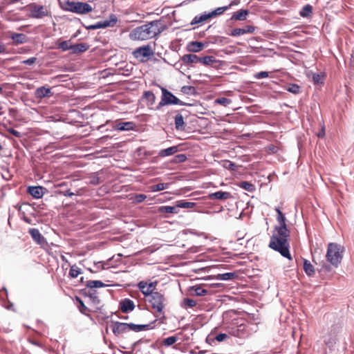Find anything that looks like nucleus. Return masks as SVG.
Listing matches in <instances>:
<instances>
[{
  "label": "nucleus",
  "instance_id": "obj_1",
  "mask_svg": "<svg viewBox=\"0 0 354 354\" xmlns=\"http://www.w3.org/2000/svg\"><path fill=\"white\" fill-rule=\"evenodd\" d=\"M290 230H274L269 243V248L280 253V254L292 260L290 252Z\"/></svg>",
  "mask_w": 354,
  "mask_h": 354
},
{
  "label": "nucleus",
  "instance_id": "obj_2",
  "mask_svg": "<svg viewBox=\"0 0 354 354\" xmlns=\"http://www.w3.org/2000/svg\"><path fill=\"white\" fill-rule=\"evenodd\" d=\"M153 26H155V20L133 28L129 33V38L136 41L146 40L155 37V32L151 30Z\"/></svg>",
  "mask_w": 354,
  "mask_h": 354
},
{
  "label": "nucleus",
  "instance_id": "obj_3",
  "mask_svg": "<svg viewBox=\"0 0 354 354\" xmlns=\"http://www.w3.org/2000/svg\"><path fill=\"white\" fill-rule=\"evenodd\" d=\"M344 251L342 245L335 243H328L326 254L327 261L337 268L342 260Z\"/></svg>",
  "mask_w": 354,
  "mask_h": 354
},
{
  "label": "nucleus",
  "instance_id": "obj_4",
  "mask_svg": "<svg viewBox=\"0 0 354 354\" xmlns=\"http://www.w3.org/2000/svg\"><path fill=\"white\" fill-rule=\"evenodd\" d=\"M63 10L79 14L85 15L93 10L92 6L86 2L71 1L67 0L64 6H60Z\"/></svg>",
  "mask_w": 354,
  "mask_h": 354
},
{
  "label": "nucleus",
  "instance_id": "obj_5",
  "mask_svg": "<svg viewBox=\"0 0 354 354\" xmlns=\"http://www.w3.org/2000/svg\"><path fill=\"white\" fill-rule=\"evenodd\" d=\"M340 332V326L333 325L328 331L323 336L324 342L328 348L333 347L337 341V336Z\"/></svg>",
  "mask_w": 354,
  "mask_h": 354
},
{
  "label": "nucleus",
  "instance_id": "obj_6",
  "mask_svg": "<svg viewBox=\"0 0 354 354\" xmlns=\"http://www.w3.org/2000/svg\"><path fill=\"white\" fill-rule=\"evenodd\" d=\"M162 95L161 101L160 102L158 106H162L168 104H180L185 105V104L182 102L178 98L174 95L170 91L166 88H161Z\"/></svg>",
  "mask_w": 354,
  "mask_h": 354
},
{
  "label": "nucleus",
  "instance_id": "obj_7",
  "mask_svg": "<svg viewBox=\"0 0 354 354\" xmlns=\"http://www.w3.org/2000/svg\"><path fill=\"white\" fill-rule=\"evenodd\" d=\"M30 6V17L33 19H41L49 15V12L44 6L31 3Z\"/></svg>",
  "mask_w": 354,
  "mask_h": 354
},
{
  "label": "nucleus",
  "instance_id": "obj_8",
  "mask_svg": "<svg viewBox=\"0 0 354 354\" xmlns=\"http://www.w3.org/2000/svg\"><path fill=\"white\" fill-rule=\"evenodd\" d=\"M134 57L141 62H145L149 59L151 55L153 53L149 46H143L136 48L133 53Z\"/></svg>",
  "mask_w": 354,
  "mask_h": 354
},
{
  "label": "nucleus",
  "instance_id": "obj_9",
  "mask_svg": "<svg viewBox=\"0 0 354 354\" xmlns=\"http://www.w3.org/2000/svg\"><path fill=\"white\" fill-rule=\"evenodd\" d=\"M28 233L30 235L32 240L42 248L48 247V243L46 239L40 233L37 228H30L28 230Z\"/></svg>",
  "mask_w": 354,
  "mask_h": 354
},
{
  "label": "nucleus",
  "instance_id": "obj_10",
  "mask_svg": "<svg viewBox=\"0 0 354 354\" xmlns=\"http://www.w3.org/2000/svg\"><path fill=\"white\" fill-rule=\"evenodd\" d=\"M164 301L163 297L156 292V322H159V324L164 323L165 319L162 313V309L165 308Z\"/></svg>",
  "mask_w": 354,
  "mask_h": 354
},
{
  "label": "nucleus",
  "instance_id": "obj_11",
  "mask_svg": "<svg viewBox=\"0 0 354 354\" xmlns=\"http://www.w3.org/2000/svg\"><path fill=\"white\" fill-rule=\"evenodd\" d=\"M140 103L143 106H147L149 110H153L155 103V94L151 91H146L140 100Z\"/></svg>",
  "mask_w": 354,
  "mask_h": 354
},
{
  "label": "nucleus",
  "instance_id": "obj_12",
  "mask_svg": "<svg viewBox=\"0 0 354 354\" xmlns=\"http://www.w3.org/2000/svg\"><path fill=\"white\" fill-rule=\"evenodd\" d=\"M111 323L112 331L116 337H118L120 335L130 330L129 323H124L116 321H111Z\"/></svg>",
  "mask_w": 354,
  "mask_h": 354
},
{
  "label": "nucleus",
  "instance_id": "obj_13",
  "mask_svg": "<svg viewBox=\"0 0 354 354\" xmlns=\"http://www.w3.org/2000/svg\"><path fill=\"white\" fill-rule=\"evenodd\" d=\"M228 333L230 335L243 338L248 334L247 326L245 324L234 326L228 328Z\"/></svg>",
  "mask_w": 354,
  "mask_h": 354
},
{
  "label": "nucleus",
  "instance_id": "obj_14",
  "mask_svg": "<svg viewBox=\"0 0 354 354\" xmlns=\"http://www.w3.org/2000/svg\"><path fill=\"white\" fill-rule=\"evenodd\" d=\"M46 189L42 186H28L26 192L35 199H39L43 197Z\"/></svg>",
  "mask_w": 354,
  "mask_h": 354
},
{
  "label": "nucleus",
  "instance_id": "obj_15",
  "mask_svg": "<svg viewBox=\"0 0 354 354\" xmlns=\"http://www.w3.org/2000/svg\"><path fill=\"white\" fill-rule=\"evenodd\" d=\"M81 295L88 297L93 306H98L100 304V299L96 295L97 290H91L87 288H83L80 290Z\"/></svg>",
  "mask_w": 354,
  "mask_h": 354
},
{
  "label": "nucleus",
  "instance_id": "obj_16",
  "mask_svg": "<svg viewBox=\"0 0 354 354\" xmlns=\"http://www.w3.org/2000/svg\"><path fill=\"white\" fill-rule=\"evenodd\" d=\"M120 309L122 313H128L135 308L134 302L130 299H124L120 301Z\"/></svg>",
  "mask_w": 354,
  "mask_h": 354
},
{
  "label": "nucleus",
  "instance_id": "obj_17",
  "mask_svg": "<svg viewBox=\"0 0 354 354\" xmlns=\"http://www.w3.org/2000/svg\"><path fill=\"white\" fill-rule=\"evenodd\" d=\"M275 211L277 213V219L279 225L275 226L274 230H289L286 225V218L283 212L278 207L275 208Z\"/></svg>",
  "mask_w": 354,
  "mask_h": 354
},
{
  "label": "nucleus",
  "instance_id": "obj_18",
  "mask_svg": "<svg viewBox=\"0 0 354 354\" xmlns=\"http://www.w3.org/2000/svg\"><path fill=\"white\" fill-rule=\"evenodd\" d=\"M136 127L133 122H118L114 126V128L120 131H131Z\"/></svg>",
  "mask_w": 354,
  "mask_h": 354
},
{
  "label": "nucleus",
  "instance_id": "obj_19",
  "mask_svg": "<svg viewBox=\"0 0 354 354\" xmlns=\"http://www.w3.org/2000/svg\"><path fill=\"white\" fill-rule=\"evenodd\" d=\"M208 293V290L201 286H194L189 288L187 295L190 296H205Z\"/></svg>",
  "mask_w": 354,
  "mask_h": 354
},
{
  "label": "nucleus",
  "instance_id": "obj_20",
  "mask_svg": "<svg viewBox=\"0 0 354 354\" xmlns=\"http://www.w3.org/2000/svg\"><path fill=\"white\" fill-rule=\"evenodd\" d=\"M255 28L252 26H245L243 28H236L232 30L231 35L234 37L240 36L247 33H253Z\"/></svg>",
  "mask_w": 354,
  "mask_h": 354
},
{
  "label": "nucleus",
  "instance_id": "obj_21",
  "mask_svg": "<svg viewBox=\"0 0 354 354\" xmlns=\"http://www.w3.org/2000/svg\"><path fill=\"white\" fill-rule=\"evenodd\" d=\"M51 95V88L50 87L40 86L35 91V96L37 99H43Z\"/></svg>",
  "mask_w": 354,
  "mask_h": 354
},
{
  "label": "nucleus",
  "instance_id": "obj_22",
  "mask_svg": "<svg viewBox=\"0 0 354 354\" xmlns=\"http://www.w3.org/2000/svg\"><path fill=\"white\" fill-rule=\"evenodd\" d=\"M88 48L89 45L86 43L72 44L71 53L77 55L86 52Z\"/></svg>",
  "mask_w": 354,
  "mask_h": 354
},
{
  "label": "nucleus",
  "instance_id": "obj_23",
  "mask_svg": "<svg viewBox=\"0 0 354 354\" xmlns=\"http://www.w3.org/2000/svg\"><path fill=\"white\" fill-rule=\"evenodd\" d=\"M109 286V285L103 283L100 280H89V281H86L85 282L86 288L91 289V290H95V288L107 287Z\"/></svg>",
  "mask_w": 354,
  "mask_h": 354
},
{
  "label": "nucleus",
  "instance_id": "obj_24",
  "mask_svg": "<svg viewBox=\"0 0 354 354\" xmlns=\"http://www.w3.org/2000/svg\"><path fill=\"white\" fill-rule=\"evenodd\" d=\"M205 45L201 41H191L187 44V50L191 53H198L202 50Z\"/></svg>",
  "mask_w": 354,
  "mask_h": 354
},
{
  "label": "nucleus",
  "instance_id": "obj_25",
  "mask_svg": "<svg viewBox=\"0 0 354 354\" xmlns=\"http://www.w3.org/2000/svg\"><path fill=\"white\" fill-rule=\"evenodd\" d=\"M232 197V194L227 192L218 191L209 194V198L210 199L216 200H227Z\"/></svg>",
  "mask_w": 354,
  "mask_h": 354
},
{
  "label": "nucleus",
  "instance_id": "obj_26",
  "mask_svg": "<svg viewBox=\"0 0 354 354\" xmlns=\"http://www.w3.org/2000/svg\"><path fill=\"white\" fill-rule=\"evenodd\" d=\"M155 322V321L151 322L148 324H136L133 323H129L130 330H133L134 332H140L142 330H147L150 328H152L151 325Z\"/></svg>",
  "mask_w": 354,
  "mask_h": 354
},
{
  "label": "nucleus",
  "instance_id": "obj_27",
  "mask_svg": "<svg viewBox=\"0 0 354 354\" xmlns=\"http://www.w3.org/2000/svg\"><path fill=\"white\" fill-rule=\"evenodd\" d=\"M181 60L185 64L187 65L198 63L200 57L194 54H186L181 57Z\"/></svg>",
  "mask_w": 354,
  "mask_h": 354
},
{
  "label": "nucleus",
  "instance_id": "obj_28",
  "mask_svg": "<svg viewBox=\"0 0 354 354\" xmlns=\"http://www.w3.org/2000/svg\"><path fill=\"white\" fill-rule=\"evenodd\" d=\"M102 173V170H100L97 172L91 173L88 176V178L89 179L88 183L94 186L100 184L102 183V180L100 179L99 175L100 174Z\"/></svg>",
  "mask_w": 354,
  "mask_h": 354
},
{
  "label": "nucleus",
  "instance_id": "obj_29",
  "mask_svg": "<svg viewBox=\"0 0 354 354\" xmlns=\"http://www.w3.org/2000/svg\"><path fill=\"white\" fill-rule=\"evenodd\" d=\"M101 21L102 28H106L108 27H113L118 21V17H116V15L111 14L109 15V19H106L104 21Z\"/></svg>",
  "mask_w": 354,
  "mask_h": 354
},
{
  "label": "nucleus",
  "instance_id": "obj_30",
  "mask_svg": "<svg viewBox=\"0 0 354 354\" xmlns=\"http://www.w3.org/2000/svg\"><path fill=\"white\" fill-rule=\"evenodd\" d=\"M186 127V124L184 122V118L180 113L176 114L175 116V128L178 131H184Z\"/></svg>",
  "mask_w": 354,
  "mask_h": 354
},
{
  "label": "nucleus",
  "instance_id": "obj_31",
  "mask_svg": "<svg viewBox=\"0 0 354 354\" xmlns=\"http://www.w3.org/2000/svg\"><path fill=\"white\" fill-rule=\"evenodd\" d=\"M11 39L17 44H22L26 42L27 36L23 33H12Z\"/></svg>",
  "mask_w": 354,
  "mask_h": 354
},
{
  "label": "nucleus",
  "instance_id": "obj_32",
  "mask_svg": "<svg viewBox=\"0 0 354 354\" xmlns=\"http://www.w3.org/2000/svg\"><path fill=\"white\" fill-rule=\"evenodd\" d=\"M138 287L140 291L142 292L144 291H154L155 290V282H150L148 283L146 281H140L138 283Z\"/></svg>",
  "mask_w": 354,
  "mask_h": 354
},
{
  "label": "nucleus",
  "instance_id": "obj_33",
  "mask_svg": "<svg viewBox=\"0 0 354 354\" xmlns=\"http://www.w3.org/2000/svg\"><path fill=\"white\" fill-rule=\"evenodd\" d=\"M210 18H212L210 12H209L207 14L205 13V14H203L201 15H196L192 19V21L191 22V24L192 25H194V24H201V23H203L204 21L208 20Z\"/></svg>",
  "mask_w": 354,
  "mask_h": 354
},
{
  "label": "nucleus",
  "instance_id": "obj_34",
  "mask_svg": "<svg viewBox=\"0 0 354 354\" xmlns=\"http://www.w3.org/2000/svg\"><path fill=\"white\" fill-rule=\"evenodd\" d=\"M142 294L145 297V300L147 302L149 303L150 306L152 309H155V292L154 291H144Z\"/></svg>",
  "mask_w": 354,
  "mask_h": 354
},
{
  "label": "nucleus",
  "instance_id": "obj_35",
  "mask_svg": "<svg viewBox=\"0 0 354 354\" xmlns=\"http://www.w3.org/2000/svg\"><path fill=\"white\" fill-rule=\"evenodd\" d=\"M248 13L249 12L248 10H239L233 14L232 19L244 21L246 19V17L248 15Z\"/></svg>",
  "mask_w": 354,
  "mask_h": 354
},
{
  "label": "nucleus",
  "instance_id": "obj_36",
  "mask_svg": "<svg viewBox=\"0 0 354 354\" xmlns=\"http://www.w3.org/2000/svg\"><path fill=\"white\" fill-rule=\"evenodd\" d=\"M178 146L170 147L167 149L160 150L158 153V156L165 157L171 156L178 151Z\"/></svg>",
  "mask_w": 354,
  "mask_h": 354
},
{
  "label": "nucleus",
  "instance_id": "obj_37",
  "mask_svg": "<svg viewBox=\"0 0 354 354\" xmlns=\"http://www.w3.org/2000/svg\"><path fill=\"white\" fill-rule=\"evenodd\" d=\"M66 183L65 182L61 183L58 184V187L60 188H64L66 186ZM57 194L59 195H62L64 196L72 197L75 195V194L71 191L69 189H61L57 191Z\"/></svg>",
  "mask_w": 354,
  "mask_h": 354
},
{
  "label": "nucleus",
  "instance_id": "obj_38",
  "mask_svg": "<svg viewBox=\"0 0 354 354\" xmlns=\"http://www.w3.org/2000/svg\"><path fill=\"white\" fill-rule=\"evenodd\" d=\"M180 306L182 308L187 310L189 308L195 307L196 306V301L189 297H185L181 301Z\"/></svg>",
  "mask_w": 354,
  "mask_h": 354
},
{
  "label": "nucleus",
  "instance_id": "obj_39",
  "mask_svg": "<svg viewBox=\"0 0 354 354\" xmlns=\"http://www.w3.org/2000/svg\"><path fill=\"white\" fill-rule=\"evenodd\" d=\"M158 211L161 213L177 214L178 210L176 206H160L158 208Z\"/></svg>",
  "mask_w": 354,
  "mask_h": 354
},
{
  "label": "nucleus",
  "instance_id": "obj_40",
  "mask_svg": "<svg viewBox=\"0 0 354 354\" xmlns=\"http://www.w3.org/2000/svg\"><path fill=\"white\" fill-rule=\"evenodd\" d=\"M237 185L239 187L250 192H253L255 190V185L248 181H241Z\"/></svg>",
  "mask_w": 354,
  "mask_h": 354
},
{
  "label": "nucleus",
  "instance_id": "obj_41",
  "mask_svg": "<svg viewBox=\"0 0 354 354\" xmlns=\"http://www.w3.org/2000/svg\"><path fill=\"white\" fill-rule=\"evenodd\" d=\"M304 270L308 276H312L315 274V269L313 266L308 260L304 261Z\"/></svg>",
  "mask_w": 354,
  "mask_h": 354
},
{
  "label": "nucleus",
  "instance_id": "obj_42",
  "mask_svg": "<svg viewBox=\"0 0 354 354\" xmlns=\"http://www.w3.org/2000/svg\"><path fill=\"white\" fill-rule=\"evenodd\" d=\"M231 6H232V3H230L228 6H226L217 8L216 9H215L214 10H213L212 12H210L212 17H214L221 15L224 12L227 10L231 7Z\"/></svg>",
  "mask_w": 354,
  "mask_h": 354
},
{
  "label": "nucleus",
  "instance_id": "obj_43",
  "mask_svg": "<svg viewBox=\"0 0 354 354\" xmlns=\"http://www.w3.org/2000/svg\"><path fill=\"white\" fill-rule=\"evenodd\" d=\"M72 44L71 40L62 41L58 44L57 48L61 49L62 51L72 50Z\"/></svg>",
  "mask_w": 354,
  "mask_h": 354
},
{
  "label": "nucleus",
  "instance_id": "obj_44",
  "mask_svg": "<svg viewBox=\"0 0 354 354\" xmlns=\"http://www.w3.org/2000/svg\"><path fill=\"white\" fill-rule=\"evenodd\" d=\"M82 274V270L78 268L76 265H73L71 267L68 275L71 278H76L79 274Z\"/></svg>",
  "mask_w": 354,
  "mask_h": 354
},
{
  "label": "nucleus",
  "instance_id": "obj_45",
  "mask_svg": "<svg viewBox=\"0 0 354 354\" xmlns=\"http://www.w3.org/2000/svg\"><path fill=\"white\" fill-rule=\"evenodd\" d=\"M215 62L216 60L213 56H205L203 57H200L199 60V63H201L202 64L205 66L212 65Z\"/></svg>",
  "mask_w": 354,
  "mask_h": 354
},
{
  "label": "nucleus",
  "instance_id": "obj_46",
  "mask_svg": "<svg viewBox=\"0 0 354 354\" xmlns=\"http://www.w3.org/2000/svg\"><path fill=\"white\" fill-rule=\"evenodd\" d=\"M236 277V274L234 272H226V273L218 274L217 279H218L220 280L227 281V280L233 279Z\"/></svg>",
  "mask_w": 354,
  "mask_h": 354
},
{
  "label": "nucleus",
  "instance_id": "obj_47",
  "mask_svg": "<svg viewBox=\"0 0 354 354\" xmlns=\"http://www.w3.org/2000/svg\"><path fill=\"white\" fill-rule=\"evenodd\" d=\"M169 196H170V193L167 192H164V193H160L159 194H156V202L163 203L165 201L171 198V197Z\"/></svg>",
  "mask_w": 354,
  "mask_h": 354
},
{
  "label": "nucleus",
  "instance_id": "obj_48",
  "mask_svg": "<svg viewBox=\"0 0 354 354\" xmlns=\"http://www.w3.org/2000/svg\"><path fill=\"white\" fill-rule=\"evenodd\" d=\"M177 209L178 208H192L195 206V203L192 202H187V201H178L176 204Z\"/></svg>",
  "mask_w": 354,
  "mask_h": 354
},
{
  "label": "nucleus",
  "instance_id": "obj_49",
  "mask_svg": "<svg viewBox=\"0 0 354 354\" xmlns=\"http://www.w3.org/2000/svg\"><path fill=\"white\" fill-rule=\"evenodd\" d=\"M313 12V8L310 5L304 6L300 11V15L304 17L309 16Z\"/></svg>",
  "mask_w": 354,
  "mask_h": 354
},
{
  "label": "nucleus",
  "instance_id": "obj_50",
  "mask_svg": "<svg viewBox=\"0 0 354 354\" xmlns=\"http://www.w3.org/2000/svg\"><path fill=\"white\" fill-rule=\"evenodd\" d=\"M75 300L78 304V308L80 313L86 314V311L88 310V308L85 306L84 301L79 297H75Z\"/></svg>",
  "mask_w": 354,
  "mask_h": 354
},
{
  "label": "nucleus",
  "instance_id": "obj_51",
  "mask_svg": "<svg viewBox=\"0 0 354 354\" xmlns=\"http://www.w3.org/2000/svg\"><path fill=\"white\" fill-rule=\"evenodd\" d=\"M286 90L292 93L297 94L300 92V86L296 84H290L287 86Z\"/></svg>",
  "mask_w": 354,
  "mask_h": 354
},
{
  "label": "nucleus",
  "instance_id": "obj_52",
  "mask_svg": "<svg viewBox=\"0 0 354 354\" xmlns=\"http://www.w3.org/2000/svg\"><path fill=\"white\" fill-rule=\"evenodd\" d=\"M232 100L227 97H219L215 100V103L223 105L224 106H227L230 104H231Z\"/></svg>",
  "mask_w": 354,
  "mask_h": 354
},
{
  "label": "nucleus",
  "instance_id": "obj_53",
  "mask_svg": "<svg viewBox=\"0 0 354 354\" xmlns=\"http://www.w3.org/2000/svg\"><path fill=\"white\" fill-rule=\"evenodd\" d=\"M176 341H177V337H176L171 336V337H169L165 339L162 341V344L165 346H171V345L174 344V343H176Z\"/></svg>",
  "mask_w": 354,
  "mask_h": 354
},
{
  "label": "nucleus",
  "instance_id": "obj_54",
  "mask_svg": "<svg viewBox=\"0 0 354 354\" xmlns=\"http://www.w3.org/2000/svg\"><path fill=\"white\" fill-rule=\"evenodd\" d=\"M187 160V156L185 154H178L174 157L173 162L175 163H180L183 162Z\"/></svg>",
  "mask_w": 354,
  "mask_h": 354
},
{
  "label": "nucleus",
  "instance_id": "obj_55",
  "mask_svg": "<svg viewBox=\"0 0 354 354\" xmlns=\"http://www.w3.org/2000/svg\"><path fill=\"white\" fill-rule=\"evenodd\" d=\"M223 167L227 169L234 171L236 169V165L235 163L230 161V160H225L223 162Z\"/></svg>",
  "mask_w": 354,
  "mask_h": 354
},
{
  "label": "nucleus",
  "instance_id": "obj_56",
  "mask_svg": "<svg viewBox=\"0 0 354 354\" xmlns=\"http://www.w3.org/2000/svg\"><path fill=\"white\" fill-rule=\"evenodd\" d=\"M146 198H147V196L145 194H136L134 196V197L132 198V199H133V202H135L136 203H140L144 201Z\"/></svg>",
  "mask_w": 354,
  "mask_h": 354
},
{
  "label": "nucleus",
  "instance_id": "obj_57",
  "mask_svg": "<svg viewBox=\"0 0 354 354\" xmlns=\"http://www.w3.org/2000/svg\"><path fill=\"white\" fill-rule=\"evenodd\" d=\"M82 26L86 29V30H95V29H101V21H97V23L94 24H91L89 26H85L82 23Z\"/></svg>",
  "mask_w": 354,
  "mask_h": 354
},
{
  "label": "nucleus",
  "instance_id": "obj_58",
  "mask_svg": "<svg viewBox=\"0 0 354 354\" xmlns=\"http://www.w3.org/2000/svg\"><path fill=\"white\" fill-rule=\"evenodd\" d=\"M181 91L185 94H194L195 93V88L191 86H185L182 87Z\"/></svg>",
  "mask_w": 354,
  "mask_h": 354
},
{
  "label": "nucleus",
  "instance_id": "obj_59",
  "mask_svg": "<svg viewBox=\"0 0 354 354\" xmlns=\"http://www.w3.org/2000/svg\"><path fill=\"white\" fill-rule=\"evenodd\" d=\"M37 57H30L27 59L23 60L21 62V63L24 64H26V65L31 66V65H33L34 64H35V62H37Z\"/></svg>",
  "mask_w": 354,
  "mask_h": 354
},
{
  "label": "nucleus",
  "instance_id": "obj_60",
  "mask_svg": "<svg viewBox=\"0 0 354 354\" xmlns=\"http://www.w3.org/2000/svg\"><path fill=\"white\" fill-rule=\"evenodd\" d=\"M228 338V335L225 333H220L217 335L214 339L216 340L218 342H223Z\"/></svg>",
  "mask_w": 354,
  "mask_h": 354
},
{
  "label": "nucleus",
  "instance_id": "obj_61",
  "mask_svg": "<svg viewBox=\"0 0 354 354\" xmlns=\"http://www.w3.org/2000/svg\"><path fill=\"white\" fill-rule=\"evenodd\" d=\"M169 185V183H158V184H156V192L166 189L168 188Z\"/></svg>",
  "mask_w": 354,
  "mask_h": 354
},
{
  "label": "nucleus",
  "instance_id": "obj_62",
  "mask_svg": "<svg viewBox=\"0 0 354 354\" xmlns=\"http://www.w3.org/2000/svg\"><path fill=\"white\" fill-rule=\"evenodd\" d=\"M323 79V76L320 74H313V80L315 82V84H319Z\"/></svg>",
  "mask_w": 354,
  "mask_h": 354
},
{
  "label": "nucleus",
  "instance_id": "obj_63",
  "mask_svg": "<svg viewBox=\"0 0 354 354\" xmlns=\"http://www.w3.org/2000/svg\"><path fill=\"white\" fill-rule=\"evenodd\" d=\"M257 79H263L268 77V73L266 71H261L254 75Z\"/></svg>",
  "mask_w": 354,
  "mask_h": 354
},
{
  "label": "nucleus",
  "instance_id": "obj_64",
  "mask_svg": "<svg viewBox=\"0 0 354 354\" xmlns=\"http://www.w3.org/2000/svg\"><path fill=\"white\" fill-rule=\"evenodd\" d=\"M8 131L10 134L13 135L14 136H15V137H17V138H20V137H21V133L19 131H17V130H15V129H12V128H11V129H9L8 130Z\"/></svg>",
  "mask_w": 354,
  "mask_h": 354
}]
</instances>
